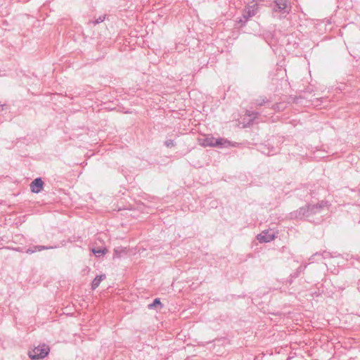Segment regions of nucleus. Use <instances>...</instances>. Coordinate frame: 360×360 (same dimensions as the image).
Masks as SVG:
<instances>
[{
  "label": "nucleus",
  "mask_w": 360,
  "mask_h": 360,
  "mask_svg": "<svg viewBox=\"0 0 360 360\" xmlns=\"http://www.w3.org/2000/svg\"><path fill=\"white\" fill-rule=\"evenodd\" d=\"M278 152V149L273 146H270L269 144L268 151H266L265 150H262V153L266 155H274L276 154Z\"/></svg>",
  "instance_id": "obj_17"
},
{
  "label": "nucleus",
  "mask_w": 360,
  "mask_h": 360,
  "mask_svg": "<svg viewBox=\"0 0 360 360\" xmlns=\"http://www.w3.org/2000/svg\"><path fill=\"white\" fill-rule=\"evenodd\" d=\"M260 112L256 110H246L245 115L250 117L248 124H252L254 120L258 117Z\"/></svg>",
  "instance_id": "obj_13"
},
{
  "label": "nucleus",
  "mask_w": 360,
  "mask_h": 360,
  "mask_svg": "<svg viewBox=\"0 0 360 360\" xmlns=\"http://www.w3.org/2000/svg\"><path fill=\"white\" fill-rule=\"evenodd\" d=\"M238 143L231 142L224 138H218L214 140V147L217 148H228V147H236L238 145Z\"/></svg>",
  "instance_id": "obj_5"
},
{
  "label": "nucleus",
  "mask_w": 360,
  "mask_h": 360,
  "mask_svg": "<svg viewBox=\"0 0 360 360\" xmlns=\"http://www.w3.org/2000/svg\"><path fill=\"white\" fill-rule=\"evenodd\" d=\"M300 276V274H298L296 271L293 273H292L290 276V280L288 281L289 283L291 284L293 281V279L297 278Z\"/></svg>",
  "instance_id": "obj_20"
},
{
  "label": "nucleus",
  "mask_w": 360,
  "mask_h": 360,
  "mask_svg": "<svg viewBox=\"0 0 360 360\" xmlns=\"http://www.w3.org/2000/svg\"><path fill=\"white\" fill-rule=\"evenodd\" d=\"M214 140L215 138L212 136H207L202 139V145L205 147H214Z\"/></svg>",
  "instance_id": "obj_15"
},
{
  "label": "nucleus",
  "mask_w": 360,
  "mask_h": 360,
  "mask_svg": "<svg viewBox=\"0 0 360 360\" xmlns=\"http://www.w3.org/2000/svg\"><path fill=\"white\" fill-rule=\"evenodd\" d=\"M257 238L260 243H269L275 238V236L268 231H264L257 235Z\"/></svg>",
  "instance_id": "obj_8"
},
{
  "label": "nucleus",
  "mask_w": 360,
  "mask_h": 360,
  "mask_svg": "<svg viewBox=\"0 0 360 360\" xmlns=\"http://www.w3.org/2000/svg\"><path fill=\"white\" fill-rule=\"evenodd\" d=\"M105 278V274L96 276L91 282V289L96 290L100 285L101 282Z\"/></svg>",
  "instance_id": "obj_12"
},
{
  "label": "nucleus",
  "mask_w": 360,
  "mask_h": 360,
  "mask_svg": "<svg viewBox=\"0 0 360 360\" xmlns=\"http://www.w3.org/2000/svg\"><path fill=\"white\" fill-rule=\"evenodd\" d=\"M307 264H305L304 266L301 265L297 269H296V271L298 273V274H301L302 272H303L305 269L307 268Z\"/></svg>",
  "instance_id": "obj_22"
},
{
  "label": "nucleus",
  "mask_w": 360,
  "mask_h": 360,
  "mask_svg": "<svg viewBox=\"0 0 360 360\" xmlns=\"http://www.w3.org/2000/svg\"><path fill=\"white\" fill-rule=\"evenodd\" d=\"M270 6L274 12H278L283 15H288L291 11V6L288 0H271Z\"/></svg>",
  "instance_id": "obj_1"
},
{
  "label": "nucleus",
  "mask_w": 360,
  "mask_h": 360,
  "mask_svg": "<svg viewBox=\"0 0 360 360\" xmlns=\"http://www.w3.org/2000/svg\"><path fill=\"white\" fill-rule=\"evenodd\" d=\"M349 53H350V55H351V56H352L354 59H356V56L353 53H352V51H349Z\"/></svg>",
  "instance_id": "obj_26"
},
{
  "label": "nucleus",
  "mask_w": 360,
  "mask_h": 360,
  "mask_svg": "<svg viewBox=\"0 0 360 360\" xmlns=\"http://www.w3.org/2000/svg\"><path fill=\"white\" fill-rule=\"evenodd\" d=\"M328 204V202L327 201H321L320 202L316 204V205H311L308 204L307 206V217L312 216L314 214H316L317 213L321 212L322 209L327 206Z\"/></svg>",
  "instance_id": "obj_4"
},
{
  "label": "nucleus",
  "mask_w": 360,
  "mask_h": 360,
  "mask_svg": "<svg viewBox=\"0 0 360 360\" xmlns=\"http://www.w3.org/2000/svg\"><path fill=\"white\" fill-rule=\"evenodd\" d=\"M164 145L167 147V148H173L176 146V143L174 140L172 139H167L165 142H164Z\"/></svg>",
  "instance_id": "obj_19"
},
{
  "label": "nucleus",
  "mask_w": 360,
  "mask_h": 360,
  "mask_svg": "<svg viewBox=\"0 0 360 360\" xmlns=\"http://www.w3.org/2000/svg\"><path fill=\"white\" fill-rule=\"evenodd\" d=\"M271 108L274 110H277V111H280L281 110L280 105L278 103H276V104L272 105Z\"/></svg>",
  "instance_id": "obj_23"
},
{
  "label": "nucleus",
  "mask_w": 360,
  "mask_h": 360,
  "mask_svg": "<svg viewBox=\"0 0 360 360\" xmlns=\"http://www.w3.org/2000/svg\"><path fill=\"white\" fill-rule=\"evenodd\" d=\"M127 250L126 248H124L122 247H117L114 249L113 256L112 259H120L122 257V255L126 254Z\"/></svg>",
  "instance_id": "obj_14"
},
{
  "label": "nucleus",
  "mask_w": 360,
  "mask_h": 360,
  "mask_svg": "<svg viewBox=\"0 0 360 360\" xmlns=\"http://www.w3.org/2000/svg\"><path fill=\"white\" fill-rule=\"evenodd\" d=\"M6 106L5 104H0V107L4 110V107Z\"/></svg>",
  "instance_id": "obj_28"
},
{
  "label": "nucleus",
  "mask_w": 360,
  "mask_h": 360,
  "mask_svg": "<svg viewBox=\"0 0 360 360\" xmlns=\"http://www.w3.org/2000/svg\"><path fill=\"white\" fill-rule=\"evenodd\" d=\"M217 207V202H214V203L212 205V207Z\"/></svg>",
  "instance_id": "obj_27"
},
{
  "label": "nucleus",
  "mask_w": 360,
  "mask_h": 360,
  "mask_svg": "<svg viewBox=\"0 0 360 360\" xmlns=\"http://www.w3.org/2000/svg\"><path fill=\"white\" fill-rule=\"evenodd\" d=\"M4 248V249H6V250H9V249H10V248H9V247H5V248Z\"/></svg>",
  "instance_id": "obj_29"
},
{
  "label": "nucleus",
  "mask_w": 360,
  "mask_h": 360,
  "mask_svg": "<svg viewBox=\"0 0 360 360\" xmlns=\"http://www.w3.org/2000/svg\"><path fill=\"white\" fill-rule=\"evenodd\" d=\"M13 250H16V251H18V252H22V248L18 247V248H13Z\"/></svg>",
  "instance_id": "obj_25"
},
{
  "label": "nucleus",
  "mask_w": 360,
  "mask_h": 360,
  "mask_svg": "<svg viewBox=\"0 0 360 360\" xmlns=\"http://www.w3.org/2000/svg\"><path fill=\"white\" fill-rule=\"evenodd\" d=\"M291 218H302L303 217H307V206L302 207L299 210L294 211L290 213Z\"/></svg>",
  "instance_id": "obj_10"
},
{
  "label": "nucleus",
  "mask_w": 360,
  "mask_h": 360,
  "mask_svg": "<svg viewBox=\"0 0 360 360\" xmlns=\"http://www.w3.org/2000/svg\"><path fill=\"white\" fill-rule=\"evenodd\" d=\"M268 103H269V101L268 99H266V98H258L256 100V105L257 106H262L264 104H266Z\"/></svg>",
  "instance_id": "obj_18"
},
{
  "label": "nucleus",
  "mask_w": 360,
  "mask_h": 360,
  "mask_svg": "<svg viewBox=\"0 0 360 360\" xmlns=\"http://www.w3.org/2000/svg\"><path fill=\"white\" fill-rule=\"evenodd\" d=\"M339 255H340V254L337 253L336 252H330L324 250L323 252H317L314 253V255H312L311 256V257L309 258V260L311 261V262H314L316 257H321V259H328V258H330V257H337Z\"/></svg>",
  "instance_id": "obj_7"
},
{
  "label": "nucleus",
  "mask_w": 360,
  "mask_h": 360,
  "mask_svg": "<svg viewBox=\"0 0 360 360\" xmlns=\"http://www.w3.org/2000/svg\"><path fill=\"white\" fill-rule=\"evenodd\" d=\"M55 248L56 247H53V246H46V245H34L33 247H30V248L26 249L25 252L31 255L36 252H39V251H42L44 250L53 249Z\"/></svg>",
  "instance_id": "obj_9"
},
{
  "label": "nucleus",
  "mask_w": 360,
  "mask_h": 360,
  "mask_svg": "<svg viewBox=\"0 0 360 360\" xmlns=\"http://www.w3.org/2000/svg\"><path fill=\"white\" fill-rule=\"evenodd\" d=\"M105 18V15H101L98 18H96L95 20H94L93 23L94 25H98L102 22H103Z\"/></svg>",
  "instance_id": "obj_21"
},
{
  "label": "nucleus",
  "mask_w": 360,
  "mask_h": 360,
  "mask_svg": "<svg viewBox=\"0 0 360 360\" xmlns=\"http://www.w3.org/2000/svg\"><path fill=\"white\" fill-rule=\"evenodd\" d=\"M158 307L160 309L163 307V304H162L160 298L154 299L153 302L148 305V308L149 309H157Z\"/></svg>",
  "instance_id": "obj_16"
},
{
  "label": "nucleus",
  "mask_w": 360,
  "mask_h": 360,
  "mask_svg": "<svg viewBox=\"0 0 360 360\" xmlns=\"http://www.w3.org/2000/svg\"><path fill=\"white\" fill-rule=\"evenodd\" d=\"M259 6L257 3L248 6L243 11V18L245 20L243 21L242 19H240L239 22H241L242 25H245L247 21L259 13Z\"/></svg>",
  "instance_id": "obj_3"
},
{
  "label": "nucleus",
  "mask_w": 360,
  "mask_h": 360,
  "mask_svg": "<svg viewBox=\"0 0 360 360\" xmlns=\"http://www.w3.org/2000/svg\"><path fill=\"white\" fill-rule=\"evenodd\" d=\"M50 349L49 347L45 344L39 345L34 347L32 351L28 352L29 357L31 359H41L48 356Z\"/></svg>",
  "instance_id": "obj_2"
},
{
  "label": "nucleus",
  "mask_w": 360,
  "mask_h": 360,
  "mask_svg": "<svg viewBox=\"0 0 360 360\" xmlns=\"http://www.w3.org/2000/svg\"><path fill=\"white\" fill-rule=\"evenodd\" d=\"M44 183L41 177L34 179L30 184V190L34 193H40L44 188Z\"/></svg>",
  "instance_id": "obj_6"
},
{
  "label": "nucleus",
  "mask_w": 360,
  "mask_h": 360,
  "mask_svg": "<svg viewBox=\"0 0 360 360\" xmlns=\"http://www.w3.org/2000/svg\"><path fill=\"white\" fill-rule=\"evenodd\" d=\"M269 144H266L261 146L260 150L262 152V150H265L266 151H268Z\"/></svg>",
  "instance_id": "obj_24"
},
{
  "label": "nucleus",
  "mask_w": 360,
  "mask_h": 360,
  "mask_svg": "<svg viewBox=\"0 0 360 360\" xmlns=\"http://www.w3.org/2000/svg\"><path fill=\"white\" fill-rule=\"evenodd\" d=\"M91 250L94 256L97 258L103 257L108 252V250L106 247L93 248Z\"/></svg>",
  "instance_id": "obj_11"
}]
</instances>
